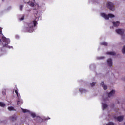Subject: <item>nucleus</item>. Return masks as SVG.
<instances>
[{"label": "nucleus", "mask_w": 125, "mask_h": 125, "mask_svg": "<svg viewBox=\"0 0 125 125\" xmlns=\"http://www.w3.org/2000/svg\"><path fill=\"white\" fill-rule=\"evenodd\" d=\"M10 43L9 39H7L3 36L2 34V28L0 27V45H2L4 47L7 46Z\"/></svg>", "instance_id": "nucleus-1"}, {"label": "nucleus", "mask_w": 125, "mask_h": 125, "mask_svg": "<svg viewBox=\"0 0 125 125\" xmlns=\"http://www.w3.org/2000/svg\"><path fill=\"white\" fill-rule=\"evenodd\" d=\"M101 15L102 17L105 18V19H107V20H109V18H113V17H115V15L112 14H108L107 15L105 13H102Z\"/></svg>", "instance_id": "nucleus-2"}, {"label": "nucleus", "mask_w": 125, "mask_h": 125, "mask_svg": "<svg viewBox=\"0 0 125 125\" xmlns=\"http://www.w3.org/2000/svg\"><path fill=\"white\" fill-rule=\"evenodd\" d=\"M107 7L109 8L111 11H114L115 10V7H114V4L111 2H108L107 3Z\"/></svg>", "instance_id": "nucleus-3"}, {"label": "nucleus", "mask_w": 125, "mask_h": 125, "mask_svg": "<svg viewBox=\"0 0 125 125\" xmlns=\"http://www.w3.org/2000/svg\"><path fill=\"white\" fill-rule=\"evenodd\" d=\"M37 25H38V22L36 20H34L33 21V23H30L28 24V27L32 30V31L33 30V28H34V27H36Z\"/></svg>", "instance_id": "nucleus-4"}, {"label": "nucleus", "mask_w": 125, "mask_h": 125, "mask_svg": "<svg viewBox=\"0 0 125 125\" xmlns=\"http://www.w3.org/2000/svg\"><path fill=\"white\" fill-rule=\"evenodd\" d=\"M116 32L117 34H119V35H121L122 36V39H125V35H124V30L123 29H116Z\"/></svg>", "instance_id": "nucleus-5"}, {"label": "nucleus", "mask_w": 125, "mask_h": 125, "mask_svg": "<svg viewBox=\"0 0 125 125\" xmlns=\"http://www.w3.org/2000/svg\"><path fill=\"white\" fill-rule=\"evenodd\" d=\"M112 59L109 58L107 60V64L109 66V67H112V66H113V63L112 62Z\"/></svg>", "instance_id": "nucleus-6"}, {"label": "nucleus", "mask_w": 125, "mask_h": 125, "mask_svg": "<svg viewBox=\"0 0 125 125\" xmlns=\"http://www.w3.org/2000/svg\"><path fill=\"white\" fill-rule=\"evenodd\" d=\"M16 119H17V117H16V115H13L10 117V120H11L12 122H14V121H16Z\"/></svg>", "instance_id": "nucleus-7"}, {"label": "nucleus", "mask_w": 125, "mask_h": 125, "mask_svg": "<svg viewBox=\"0 0 125 125\" xmlns=\"http://www.w3.org/2000/svg\"><path fill=\"white\" fill-rule=\"evenodd\" d=\"M101 85L102 86V87H103V89H104L105 90H106L107 88V85H105V84L104 83V82H102L101 83Z\"/></svg>", "instance_id": "nucleus-8"}, {"label": "nucleus", "mask_w": 125, "mask_h": 125, "mask_svg": "<svg viewBox=\"0 0 125 125\" xmlns=\"http://www.w3.org/2000/svg\"><path fill=\"white\" fill-rule=\"evenodd\" d=\"M123 120H124V116H120L117 117V121L118 122H123Z\"/></svg>", "instance_id": "nucleus-9"}, {"label": "nucleus", "mask_w": 125, "mask_h": 125, "mask_svg": "<svg viewBox=\"0 0 125 125\" xmlns=\"http://www.w3.org/2000/svg\"><path fill=\"white\" fill-rule=\"evenodd\" d=\"M115 94V90H112L109 93H108V97H111Z\"/></svg>", "instance_id": "nucleus-10"}, {"label": "nucleus", "mask_w": 125, "mask_h": 125, "mask_svg": "<svg viewBox=\"0 0 125 125\" xmlns=\"http://www.w3.org/2000/svg\"><path fill=\"white\" fill-rule=\"evenodd\" d=\"M112 24L114 27H118L119 25H120V22L116 21V22H113Z\"/></svg>", "instance_id": "nucleus-11"}, {"label": "nucleus", "mask_w": 125, "mask_h": 125, "mask_svg": "<svg viewBox=\"0 0 125 125\" xmlns=\"http://www.w3.org/2000/svg\"><path fill=\"white\" fill-rule=\"evenodd\" d=\"M102 106L103 110H105V109H107V108H108V105H107L106 104H103Z\"/></svg>", "instance_id": "nucleus-12"}, {"label": "nucleus", "mask_w": 125, "mask_h": 125, "mask_svg": "<svg viewBox=\"0 0 125 125\" xmlns=\"http://www.w3.org/2000/svg\"><path fill=\"white\" fill-rule=\"evenodd\" d=\"M101 45H104V46H107L108 45V43L107 42H103L101 43Z\"/></svg>", "instance_id": "nucleus-13"}, {"label": "nucleus", "mask_w": 125, "mask_h": 125, "mask_svg": "<svg viewBox=\"0 0 125 125\" xmlns=\"http://www.w3.org/2000/svg\"><path fill=\"white\" fill-rule=\"evenodd\" d=\"M106 53L107 54H109V55H116V53H115V52H108Z\"/></svg>", "instance_id": "nucleus-14"}, {"label": "nucleus", "mask_w": 125, "mask_h": 125, "mask_svg": "<svg viewBox=\"0 0 125 125\" xmlns=\"http://www.w3.org/2000/svg\"><path fill=\"white\" fill-rule=\"evenodd\" d=\"M5 106V104L3 102H0V107H4Z\"/></svg>", "instance_id": "nucleus-15"}, {"label": "nucleus", "mask_w": 125, "mask_h": 125, "mask_svg": "<svg viewBox=\"0 0 125 125\" xmlns=\"http://www.w3.org/2000/svg\"><path fill=\"white\" fill-rule=\"evenodd\" d=\"M8 110L9 111H14V107H13L12 106H9L8 107Z\"/></svg>", "instance_id": "nucleus-16"}, {"label": "nucleus", "mask_w": 125, "mask_h": 125, "mask_svg": "<svg viewBox=\"0 0 125 125\" xmlns=\"http://www.w3.org/2000/svg\"><path fill=\"white\" fill-rule=\"evenodd\" d=\"M95 84H96V83L93 82L92 83H91V86L92 87H93V86H94V85H95Z\"/></svg>", "instance_id": "nucleus-17"}, {"label": "nucleus", "mask_w": 125, "mask_h": 125, "mask_svg": "<svg viewBox=\"0 0 125 125\" xmlns=\"http://www.w3.org/2000/svg\"><path fill=\"white\" fill-rule=\"evenodd\" d=\"M106 125H115V124L113 122H109Z\"/></svg>", "instance_id": "nucleus-18"}, {"label": "nucleus", "mask_w": 125, "mask_h": 125, "mask_svg": "<svg viewBox=\"0 0 125 125\" xmlns=\"http://www.w3.org/2000/svg\"><path fill=\"white\" fill-rule=\"evenodd\" d=\"M30 6H31V7H35V4L33 2L30 3Z\"/></svg>", "instance_id": "nucleus-19"}, {"label": "nucleus", "mask_w": 125, "mask_h": 125, "mask_svg": "<svg viewBox=\"0 0 125 125\" xmlns=\"http://www.w3.org/2000/svg\"><path fill=\"white\" fill-rule=\"evenodd\" d=\"M23 6H23V5H20V11H22V10L23 9Z\"/></svg>", "instance_id": "nucleus-20"}, {"label": "nucleus", "mask_w": 125, "mask_h": 125, "mask_svg": "<svg viewBox=\"0 0 125 125\" xmlns=\"http://www.w3.org/2000/svg\"><path fill=\"white\" fill-rule=\"evenodd\" d=\"M31 117H32V118H36V114L32 113L31 114Z\"/></svg>", "instance_id": "nucleus-21"}, {"label": "nucleus", "mask_w": 125, "mask_h": 125, "mask_svg": "<svg viewBox=\"0 0 125 125\" xmlns=\"http://www.w3.org/2000/svg\"><path fill=\"white\" fill-rule=\"evenodd\" d=\"M28 111H29V110H28L27 109H22L23 113H27V112H28Z\"/></svg>", "instance_id": "nucleus-22"}, {"label": "nucleus", "mask_w": 125, "mask_h": 125, "mask_svg": "<svg viewBox=\"0 0 125 125\" xmlns=\"http://www.w3.org/2000/svg\"><path fill=\"white\" fill-rule=\"evenodd\" d=\"M122 53H123V54H125V47H124L122 49Z\"/></svg>", "instance_id": "nucleus-23"}, {"label": "nucleus", "mask_w": 125, "mask_h": 125, "mask_svg": "<svg viewBox=\"0 0 125 125\" xmlns=\"http://www.w3.org/2000/svg\"><path fill=\"white\" fill-rule=\"evenodd\" d=\"M17 96L18 98H20V94L18 93V94H17Z\"/></svg>", "instance_id": "nucleus-24"}, {"label": "nucleus", "mask_w": 125, "mask_h": 125, "mask_svg": "<svg viewBox=\"0 0 125 125\" xmlns=\"http://www.w3.org/2000/svg\"><path fill=\"white\" fill-rule=\"evenodd\" d=\"M15 92L16 94H18V90H15Z\"/></svg>", "instance_id": "nucleus-25"}, {"label": "nucleus", "mask_w": 125, "mask_h": 125, "mask_svg": "<svg viewBox=\"0 0 125 125\" xmlns=\"http://www.w3.org/2000/svg\"><path fill=\"white\" fill-rule=\"evenodd\" d=\"M20 20H24V17L21 18Z\"/></svg>", "instance_id": "nucleus-26"}, {"label": "nucleus", "mask_w": 125, "mask_h": 125, "mask_svg": "<svg viewBox=\"0 0 125 125\" xmlns=\"http://www.w3.org/2000/svg\"><path fill=\"white\" fill-rule=\"evenodd\" d=\"M103 58H105L104 57H102L101 58H100V59H103Z\"/></svg>", "instance_id": "nucleus-27"}, {"label": "nucleus", "mask_w": 125, "mask_h": 125, "mask_svg": "<svg viewBox=\"0 0 125 125\" xmlns=\"http://www.w3.org/2000/svg\"><path fill=\"white\" fill-rule=\"evenodd\" d=\"M79 91H80V92H82V90L79 89Z\"/></svg>", "instance_id": "nucleus-28"}, {"label": "nucleus", "mask_w": 125, "mask_h": 125, "mask_svg": "<svg viewBox=\"0 0 125 125\" xmlns=\"http://www.w3.org/2000/svg\"><path fill=\"white\" fill-rule=\"evenodd\" d=\"M46 120H50V118H48V119H47Z\"/></svg>", "instance_id": "nucleus-29"}, {"label": "nucleus", "mask_w": 125, "mask_h": 125, "mask_svg": "<svg viewBox=\"0 0 125 125\" xmlns=\"http://www.w3.org/2000/svg\"><path fill=\"white\" fill-rule=\"evenodd\" d=\"M29 32H31V31L30 30L28 31Z\"/></svg>", "instance_id": "nucleus-30"}, {"label": "nucleus", "mask_w": 125, "mask_h": 125, "mask_svg": "<svg viewBox=\"0 0 125 125\" xmlns=\"http://www.w3.org/2000/svg\"><path fill=\"white\" fill-rule=\"evenodd\" d=\"M123 47H125V45L123 46Z\"/></svg>", "instance_id": "nucleus-31"}]
</instances>
